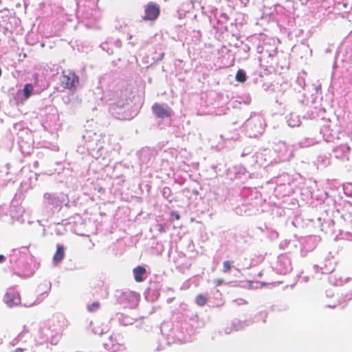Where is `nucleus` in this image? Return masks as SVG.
Returning a JSON list of instances; mask_svg holds the SVG:
<instances>
[{
    "label": "nucleus",
    "instance_id": "obj_1",
    "mask_svg": "<svg viewBox=\"0 0 352 352\" xmlns=\"http://www.w3.org/2000/svg\"><path fill=\"white\" fill-rule=\"evenodd\" d=\"M60 83L64 89L74 90L79 84V78L72 70H63L60 78Z\"/></svg>",
    "mask_w": 352,
    "mask_h": 352
},
{
    "label": "nucleus",
    "instance_id": "obj_2",
    "mask_svg": "<svg viewBox=\"0 0 352 352\" xmlns=\"http://www.w3.org/2000/svg\"><path fill=\"white\" fill-rule=\"evenodd\" d=\"M4 300L8 306L13 307L21 303V297L19 292L10 289L6 294Z\"/></svg>",
    "mask_w": 352,
    "mask_h": 352
},
{
    "label": "nucleus",
    "instance_id": "obj_3",
    "mask_svg": "<svg viewBox=\"0 0 352 352\" xmlns=\"http://www.w3.org/2000/svg\"><path fill=\"white\" fill-rule=\"evenodd\" d=\"M160 14L159 7L153 3H149L145 9V14L142 16L144 20H155Z\"/></svg>",
    "mask_w": 352,
    "mask_h": 352
},
{
    "label": "nucleus",
    "instance_id": "obj_4",
    "mask_svg": "<svg viewBox=\"0 0 352 352\" xmlns=\"http://www.w3.org/2000/svg\"><path fill=\"white\" fill-rule=\"evenodd\" d=\"M154 114L159 118L164 119L172 115V110L170 108H164L160 104L155 103L152 107Z\"/></svg>",
    "mask_w": 352,
    "mask_h": 352
},
{
    "label": "nucleus",
    "instance_id": "obj_5",
    "mask_svg": "<svg viewBox=\"0 0 352 352\" xmlns=\"http://www.w3.org/2000/svg\"><path fill=\"white\" fill-rule=\"evenodd\" d=\"M133 273L135 280L138 283H141L144 280V276L146 274V270L143 266L139 265L133 270Z\"/></svg>",
    "mask_w": 352,
    "mask_h": 352
},
{
    "label": "nucleus",
    "instance_id": "obj_6",
    "mask_svg": "<svg viewBox=\"0 0 352 352\" xmlns=\"http://www.w3.org/2000/svg\"><path fill=\"white\" fill-rule=\"evenodd\" d=\"M65 256V250L63 245H58L56 252L53 256V261L55 263H60Z\"/></svg>",
    "mask_w": 352,
    "mask_h": 352
},
{
    "label": "nucleus",
    "instance_id": "obj_7",
    "mask_svg": "<svg viewBox=\"0 0 352 352\" xmlns=\"http://www.w3.org/2000/svg\"><path fill=\"white\" fill-rule=\"evenodd\" d=\"M207 298L202 294H198L195 298V302L198 306L203 307L207 303Z\"/></svg>",
    "mask_w": 352,
    "mask_h": 352
},
{
    "label": "nucleus",
    "instance_id": "obj_8",
    "mask_svg": "<svg viewBox=\"0 0 352 352\" xmlns=\"http://www.w3.org/2000/svg\"><path fill=\"white\" fill-rule=\"evenodd\" d=\"M33 86L32 84H26L25 86H24V88H23V94H24V97H25V99H28V98H30V96H31L32 91H33Z\"/></svg>",
    "mask_w": 352,
    "mask_h": 352
},
{
    "label": "nucleus",
    "instance_id": "obj_9",
    "mask_svg": "<svg viewBox=\"0 0 352 352\" xmlns=\"http://www.w3.org/2000/svg\"><path fill=\"white\" fill-rule=\"evenodd\" d=\"M246 79L245 73L242 70H239L236 74V80L239 82H243Z\"/></svg>",
    "mask_w": 352,
    "mask_h": 352
},
{
    "label": "nucleus",
    "instance_id": "obj_10",
    "mask_svg": "<svg viewBox=\"0 0 352 352\" xmlns=\"http://www.w3.org/2000/svg\"><path fill=\"white\" fill-rule=\"evenodd\" d=\"M234 263V261H225L223 263V273H228L230 271L232 265Z\"/></svg>",
    "mask_w": 352,
    "mask_h": 352
},
{
    "label": "nucleus",
    "instance_id": "obj_11",
    "mask_svg": "<svg viewBox=\"0 0 352 352\" xmlns=\"http://www.w3.org/2000/svg\"><path fill=\"white\" fill-rule=\"evenodd\" d=\"M100 306V304L98 302H93L91 305H89L87 307V309L89 311H95L96 309H97Z\"/></svg>",
    "mask_w": 352,
    "mask_h": 352
},
{
    "label": "nucleus",
    "instance_id": "obj_12",
    "mask_svg": "<svg viewBox=\"0 0 352 352\" xmlns=\"http://www.w3.org/2000/svg\"><path fill=\"white\" fill-rule=\"evenodd\" d=\"M224 280L222 278H216L213 280L214 284L216 286H220L223 283Z\"/></svg>",
    "mask_w": 352,
    "mask_h": 352
},
{
    "label": "nucleus",
    "instance_id": "obj_13",
    "mask_svg": "<svg viewBox=\"0 0 352 352\" xmlns=\"http://www.w3.org/2000/svg\"><path fill=\"white\" fill-rule=\"evenodd\" d=\"M24 349L21 348H18L15 349L13 352H23Z\"/></svg>",
    "mask_w": 352,
    "mask_h": 352
},
{
    "label": "nucleus",
    "instance_id": "obj_14",
    "mask_svg": "<svg viewBox=\"0 0 352 352\" xmlns=\"http://www.w3.org/2000/svg\"><path fill=\"white\" fill-rule=\"evenodd\" d=\"M5 260V256L2 254H0V263L3 262Z\"/></svg>",
    "mask_w": 352,
    "mask_h": 352
},
{
    "label": "nucleus",
    "instance_id": "obj_15",
    "mask_svg": "<svg viewBox=\"0 0 352 352\" xmlns=\"http://www.w3.org/2000/svg\"><path fill=\"white\" fill-rule=\"evenodd\" d=\"M179 217H179V215L178 214H175V219H179Z\"/></svg>",
    "mask_w": 352,
    "mask_h": 352
}]
</instances>
